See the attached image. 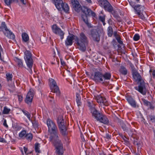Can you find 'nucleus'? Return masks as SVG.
Segmentation results:
<instances>
[{
	"label": "nucleus",
	"mask_w": 155,
	"mask_h": 155,
	"mask_svg": "<svg viewBox=\"0 0 155 155\" xmlns=\"http://www.w3.org/2000/svg\"><path fill=\"white\" fill-rule=\"evenodd\" d=\"M50 141L55 147L56 153L58 155H63L64 153L63 145L59 139L58 131H57L50 133Z\"/></svg>",
	"instance_id": "1"
},
{
	"label": "nucleus",
	"mask_w": 155,
	"mask_h": 155,
	"mask_svg": "<svg viewBox=\"0 0 155 155\" xmlns=\"http://www.w3.org/2000/svg\"><path fill=\"white\" fill-rule=\"evenodd\" d=\"M111 77V74L109 72L103 74L99 71H96L91 74V78L97 83H101L103 85H105L107 83L106 81L110 79Z\"/></svg>",
	"instance_id": "2"
},
{
	"label": "nucleus",
	"mask_w": 155,
	"mask_h": 155,
	"mask_svg": "<svg viewBox=\"0 0 155 155\" xmlns=\"http://www.w3.org/2000/svg\"><path fill=\"white\" fill-rule=\"evenodd\" d=\"M75 41L79 49L83 52L85 51L89 42L88 39L85 34L83 32H81L79 37H75Z\"/></svg>",
	"instance_id": "3"
},
{
	"label": "nucleus",
	"mask_w": 155,
	"mask_h": 155,
	"mask_svg": "<svg viewBox=\"0 0 155 155\" xmlns=\"http://www.w3.org/2000/svg\"><path fill=\"white\" fill-rule=\"evenodd\" d=\"M92 117L97 121L105 124H107L109 121L106 115L100 112L96 108L92 109L91 111Z\"/></svg>",
	"instance_id": "4"
},
{
	"label": "nucleus",
	"mask_w": 155,
	"mask_h": 155,
	"mask_svg": "<svg viewBox=\"0 0 155 155\" xmlns=\"http://www.w3.org/2000/svg\"><path fill=\"white\" fill-rule=\"evenodd\" d=\"M128 2L130 5L134 8L136 13L138 15L139 18L143 20H145V17L143 14L145 9L144 7L139 5H135L136 3L131 0L128 1Z\"/></svg>",
	"instance_id": "5"
},
{
	"label": "nucleus",
	"mask_w": 155,
	"mask_h": 155,
	"mask_svg": "<svg viewBox=\"0 0 155 155\" xmlns=\"http://www.w3.org/2000/svg\"><path fill=\"white\" fill-rule=\"evenodd\" d=\"M83 14L81 15V18L84 22L87 25H89L87 17L91 15L93 17L96 16V14L91 9L85 7H83L81 9Z\"/></svg>",
	"instance_id": "6"
},
{
	"label": "nucleus",
	"mask_w": 155,
	"mask_h": 155,
	"mask_svg": "<svg viewBox=\"0 0 155 155\" xmlns=\"http://www.w3.org/2000/svg\"><path fill=\"white\" fill-rule=\"evenodd\" d=\"M57 8L59 11L62 9L64 12L67 13L69 11V7L68 5L64 3L62 0H53Z\"/></svg>",
	"instance_id": "7"
},
{
	"label": "nucleus",
	"mask_w": 155,
	"mask_h": 155,
	"mask_svg": "<svg viewBox=\"0 0 155 155\" xmlns=\"http://www.w3.org/2000/svg\"><path fill=\"white\" fill-rule=\"evenodd\" d=\"M131 68L132 74L134 81L137 83H140L143 80L142 79L140 74L137 71L134 65L131 62L129 63Z\"/></svg>",
	"instance_id": "8"
},
{
	"label": "nucleus",
	"mask_w": 155,
	"mask_h": 155,
	"mask_svg": "<svg viewBox=\"0 0 155 155\" xmlns=\"http://www.w3.org/2000/svg\"><path fill=\"white\" fill-rule=\"evenodd\" d=\"M25 60L28 67L29 68V70L30 73H32V67L33 61L31 57V54L29 51L26 50L25 52Z\"/></svg>",
	"instance_id": "9"
},
{
	"label": "nucleus",
	"mask_w": 155,
	"mask_h": 155,
	"mask_svg": "<svg viewBox=\"0 0 155 155\" xmlns=\"http://www.w3.org/2000/svg\"><path fill=\"white\" fill-rule=\"evenodd\" d=\"M57 122L61 133L63 136L66 135L67 128L66 126L64 125V120L62 116L61 115L58 116Z\"/></svg>",
	"instance_id": "10"
},
{
	"label": "nucleus",
	"mask_w": 155,
	"mask_h": 155,
	"mask_svg": "<svg viewBox=\"0 0 155 155\" xmlns=\"http://www.w3.org/2000/svg\"><path fill=\"white\" fill-rule=\"evenodd\" d=\"M0 31H2L5 35L10 39L15 38L14 35L7 28L4 22H2L1 26H0Z\"/></svg>",
	"instance_id": "11"
},
{
	"label": "nucleus",
	"mask_w": 155,
	"mask_h": 155,
	"mask_svg": "<svg viewBox=\"0 0 155 155\" xmlns=\"http://www.w3.org/2000/svg\"><path fill=\"white\" fill-rule=\"evenodd\" d=\"M49 81V85L52 92L56 93L58 96H59L60 95V92L56 82L54 79L51 78H50Z\"/></svg>",
	"instance_id": "12"
},
{
	"label": "nucleus",
	"mask_w": 155,
	"mask_h": 155,
	"mask_svg": "<svg viewBox=\"0 0 155 155\" xmlns=\"http://www.w3.org/2000/svg\"><path fill=\"white\" fill-rule=\"evenodd\" d=\"M47 124L49 133L58 131L57 127L55 123L50 118L47 119Z\"/></svg>",
	"instance_id": "13"
},
{
	"label": "nucleus",
	"mask_w": 155,
	"mask_h": 155,
	"mask_svg": "<svg viewBox=\"0 0 155 155\" xmlns=\"http://www.w3.org/2000/svg\"><path fill=\"white\" fill-rule=\"evenodd\" d=\"M52 32L56 35L59 36L61 40L64 37V33L61 28L58 27L56 24L53 25L51 26Z\"/></svg>",
	"instance_id": "14"
},
{
	"label": "nucleus",
	"mask_w": 155,
	"mask_h": 155,
	"mask_svg": "<svg viewBox=\"0 0 155 155\" xmlns=\"http://www.w3.org/2000/svg\"><path fill=\"white\" fill-rule=\"evenodd\" d=\"M94 98L97 102L101 106L103 105L107 106L109 105V103L106 99L101 95L95 96Z\"/></svg>",
	"instance_id": "15"
},
{
	"label": "nucleus",
	"mask_w": 155,
	"mask_h": 155,
	"mask_svg": "<svg viewBox=\"0 0 155 155\" xmlns=\"http://www.w3.org/2000/svg\"><path fill=\"white\" fill-rule=\"evenodd\" d=\"M139 83V84L138 86L135 87V89L143 95H145L147 92V89L145 86V83L143 81Z\"/></svg>",
	"instance_id": "16"
},
{
	"label": "nucleus",
	"mask_w": 155,
	"mask_h": 155,
	"mask_svg": "<svg viewBox=\"0 0 155 155\" xmlns=\"http://www.w3.org/2000/svg\"><path fill=\"white\" fill-rule=\"evenodd\" d=\"M34 96V91L30 89L26 95L25 101V103L29 105H31L32 101Z\"/></svg>",
	"instance_id": "17"
},
{
	"label": "nucleus",
	"mask_w": 155,
	"mask_h": 155,
	"mask_svg": "<svg viewBox=\"0 0 155 155\" xmlns=\"http://www.w3.org/2000/svg\"><path fill=\"white\" fill-rule=\"evenodd\" d=\"M90 35L94 41L99 42L100 40V35L98 31L96 29H92L91 31Z\"/></svg>",
	"instance_id": "18"
},
{
	"label": "nucleus",
	"mask_w": 155,
	"mask_h": 155,
	"mask_svg": "<svg viewBox=\"0 0 155 155\" xmlns=\"http://www.w3.org/2000/svg\"><path fill=\"white\" fill-rule=\"evenodd\" d=\"M126 100L129 103V104L133 108H137L139 107L136 101L131 96H128L126 97Z\"/></svg>",
	"instance_id": "19"
},
{
	"label": "nucleus",
	"mask_w": 155,
	"mask_h": 155,
	"mask_svg": "<svg viewBox=\"0 0 155 155\" xmlns=\"http://www.w3.org/2000/svg\"><path fill=\"white\" fill-rule=\"evenodd\" d=\"M71 2L72 6L74 10L77 12L80 11L81 5L77 0H71Z\"/></svg>",
	"instance_id": "20"
},
{
	"label": "nucleus",
	"mask_w": 155,
	"mask_h": 155,
	"mask_svg": "<svg viewBox=\"0 0 155 155\" xmlns=\"http://www.w3.org/2000/svg\"><path fill=\"white\" fill-rule=\"evenodd\" d=\"M73 35L71 36H68L65 41V44L66 46L71 45L73 43V41L74 39Z\"/></svg>",
	"instance_id": "21"
},
{
	"label": "nucleus",
	"mask_w": 155,
	"mask_h": 155,
	"mask_svg": "<svg viewBox=\"0 0 155 155\" xmlns=\"http://www.w3.org/2000/svg\"><path fill=\"white\" fill-rule=\"evenodd\" d=\"M147 119L149 124H154L155 126V116L149 115L147 116Z\"/></svg>",
	"instance_id": "22"
},
{
	"label": "nucleus",
	"mask_w": 155,
	"mask_h": 155,
	"mask_svg": "<svg viewBox=\"0 0 155 155\" xmlns=\"http://www.w3.org/2000/svg\"><path fill=\"white\" fill-rule=\"evenodd\" d=\"M121 127L123 130L126 132H127L129 130H130V125L127 124H126L123 123H122L121 124Z\"/></svg>",
	"instance_id": "23"
},
{
	"label": "nucleus",
	"mask_w": 155,
	"mask_h": 155,
	"mask_svg": "<svg viewBox=\"0 0 155 155\" xmlns=\"http://www.w3.org/2000/svg\"><path fill=\"white\" fill-rule=\"evenodd\" d=\"M119 71L120 74L124 75H127V70L124 66H120Z\"/></svg>",
	"instance_id": "24"
},
{
	"label": "nucleus",
	"mask_w": 155,
	"mask_h": 155,
	"mask_svg": "<svg viewBox=\"0 0 155 155\" xmlns=\"http://www.w3.org/2000/svg\"><path fill=\"white\" fill-rule=\"evenodd\" d=\"M105 10L109 12H111L113 11V8L111 4L109 2L104 7Z\"/></svg>",
	"instance_id": "25"
},
{
	"label": "nucleus",
	"mask_w": 155,
	"mask_h": 155,
	"mask_svg": "<svg viewBox=\"0 0 155 155\" xmlns=\"http://www.w3.org/2000/svg\"><path fill=\"white\" fill-rule=\"evenodd\" d=\"M22 41L25 42H27L29 41V37L28 35L25 32H24L22 34Z\"/></svg>",
	"instance_id": "26"
},
{
	"label": "nucleus",
	"mask_w": 155,
	"mask_h": 155,
	"mask_svg": "<svg viewBox=\"0 0 155 155\" xmlns=\"http://www.w3.org/2000/svg\"><path fill=\"white\" fill-rule=\"evenodd\" d=\"M14 60L19 67L22 68L23 67V63L21 60L17 57H15L14 58Z\"/></svg>",
	"instance_id": "27"
},
{
	"label": "nucleus",
	"mask_w": 155,
	"mask_h": 155,
	"mask_svg": "<svg viewBox=\"0 0 155 155\" xmlns=\"http://www.w3.org/2000/svg\"><path fill=\"white\" fill-rule=\"evenodd\" d=\"M109 2L107 0H99L98 3L100 5L103 7L106 5Z\"/></svg>",
	"instance_id": "28"
},
{
	"label": "nucleus",
	"mask_w": 155,
	"mask_h": 155,
	"mask_svg": "<svg viewBox=\"0 0 155 155\" xmlns=\"http://www.w3.org/2000/svg\"><path fill=\"white\" fill-rule=\"evenodd\" d=\"M33 135L31 133H28L25 135L24 138L28 140L31 141L33 138Z\"/></svg>",
	"instance_id": "29"
},
{
	"label": "nucleus",
	"mask_w": 155,
	"mask_h": 155,
	"mask_svg": "<svg viewBox=\"0 0 155 155\" xmlns=\"http://www.w3.org/2000/svg\"><path fill=\"white\" fill-rule=\"evenodd\" d=\"M6 79L8 82L11 81H12L13 76L12 74L10 73H7L6 74Z\"/></svg>",
	"instance_id": "30"
},
{
	"label": "nucleus",
	"mask_w": 155,
	"mask_h": 155,
	"mask_svg": "<svg viewBox=\"0 0 155 155\" xmlns=\"http://www.w3.org/2000/svg\"><path fill=\"white\" fill-rule=\"evenodd\" d=\"M113 34V29L111 26H109L107 28V34L109 37H111Z\"/></svg>",
	"instance_id": "31"
},
{
	"label": "nucleus",
	"mask_w": 155,
	"mask_h": 155,
	"mask_svg": "<svg viewBox=\"0 0 155 155\" xmlns=\"http://www.w3.org/2000/svg\"><path fill=\"white\" fill-rule=\"evenodd\" d=\"M22 111L23 114L26 116L29 120H31V114L28 111L24 110H22Z\"/></svg>",
	"instance_id": "32"
},
{
	"label": "nucleus",
	"mask_w": 155,
	"mask_h": 155,
	"mask_svg": "<svg viewBox=\"0 0 155 155\" xmlns=\"http://www.w3.org/2000/svg\"><path fill=\"white\" fill-rule=\"evenodd\" d=\"M40 144L38 143L35 144V150L36 153H40L41 151L40 150Z\"/></svg>",
	"instance_id": "33"
},
{
	"label": "nucleus",
	"mask_w": 155,
	"mask_h": 155,
	"mask_svg": "<svg viewBox=\"0 0 155 155\" xmlns=\"http://www.w3.org/2000/svg\"><path fill=\"white\" fill-rule=\"evenodd\" d=\"M110 12L115 18L118 20L120 19V17L119 16L118 14L117 13L116 11L113 10V11Z\"/></svg>",
	"instance_id": "34"
},
{
	"label": "nucleus",
	"mask_w": 155,
	"mask_h": 155,
	"mask_svg": "<svg viewBox=\"0 0 155 155\" xmlns=\"http://www.w3.org/2000/svg\"><path fill=\"white\" fill-rule=\"evenodd\" d=\"M11 110L10 109L8 108L7 107L5 106L3 110L2 111V113L3 114H9Z\"/></svg>",
	"instance_id": "35"
},
{
	"label": "nucleus",
	"mask_w": 155,
	"mask_h": 155,
	"mask_svg": "<svg viewBox=\"0 0 155 155\" xmlns=\"http://www.w3.org/2000/svg\"><path fill=\"white\" fill-rule=\"evenodd\" d=\"M26 134V131L24 130L20 132L19 134V137L24 139Z\"/></svg>",
	"instance_id": "36"
},
{
	"label": "nucleus",
	"mask_w": 155,
	"mask_h": 155,
	"mask_svg": "<svg viewBox=\"0 0 155 155\" xmlns=\"http://www.w3.org/2000/svg\"><path fill=\"white\" fill-rule=\"evenodd\" d=\"M144 104L147 106L148 107V105L149 104L150 102L147 101L144 98H142L141 99Z\"/></svg>",
	"instance_id": "37"
},
{
	"label": "nucleus",
	"mask_w": 155,
	"mask_h": 155,
	"mask_svg": "<svg viewBox=\"0 0 155 155\" xmlns=\"http://www.w3.org/2000/svg\"><path fill=\"white\" fill-rule=\"evenodd\" d=\"M140 36L139 34H135L133 37V39L135 41H137L140 39Z\"/></svg>",
	"instance_id": "38"
},
{
	"label": "nucleus",
	"mask_w": 155,
	"mask_h": 155,
	"mask_svg": "<svg viewBox=\"0 0 155 155\" xmlns=\"http://www.w3.org/2000/svg\"><path fill=\"white\" fill-rule=\"evenodd\" d=\"M4 2L6 5L9 6L12 3V0H4Z\"/></svg>",
	"instance_id": "39"
},
{
	"label": "nucleus",
	"mask_w": 155,
	"mask_h": 155,
	"mask_svg": "<svg viewBox=\"0 0 155 155\" xmlns=\"http://www.w3.org/2000/svg\"><path fill=\"white\" fill-rule=\"evenodd\" d=\"M32 123L33 126L35 127H37L38 126V122L35 120H34L32 121Z\"/></svg>",
	"instance_id": "40"
},
{
	"label": "nucleus",
	"mask_w": 155,
	"mask_h": 155,
	"mask_svg": "<svg viewBox=\"0 0 155 155\" xmlns=\"http://www.w3.org/2000/svg\"><path fill=\"white\" fill-rule=\"evenodd\" d=\"M121 137L126 143H129V139L126 137L125 136H123L122 135Z\"/></svg>",
	"instance_id": "41"
},
{
	"label": "nucleus",
	"mask_w": 155,
	"mask_h": 155,
	"mask_svg": "<svg viewBox=\"0 0 155 155\" xmlns=\"http://www.w3.org/2000/svg\"><path fill=\"white\" fill-rule=\"evenodd\" d=\"M18 98V101L19 102H21L23 100V97L22 95H17Z\"/></svg>",
	"instance_id": "42"
},
{
	"label": "nucleus",
	"mask_w": 155,
	"mask_h": 155,
	"mask_svg": "<svg viewBox=\"0 0 155 155\" xmlns=\"http://www.w3.org/2000/svg\"><path fill=\"white\" fill-rule=\"evenodd\" d=\"M148 107L150 109L153 110L155 108V107L150 102L149 104L148 105Z\"/></svg>",
	"instance_id": "43"
},
{
	"label": "nucleus",
	"mask_w": 155,
	"mask_h": 155,
	"mask_svg": "<svg viewBox=\"0 0 155 155\" xmlns=\"http://www.w3.org/2000/svg\"><path fill=\"white\" fill-rule=\"evenodd\" d=\"M113 34L114 35L116 38V39L117 38H118L120 37V36L117 34V31H114V32Z\"/></svg>",
	"instance_id": "44"
},
{
	"label": "nucleus",
	"mask_w": 155,
	"mask_h": 155,
	"mask_svg": "<svg viewBox=\"0 0 155 155\" xmlns=\"http://www.w3.org/2000/svg\"><path fill=\"white\" fill-rule=\"evenodd\" d=\"M99 19L101 22H104V21H105V16H99Z\"/></svg>",
	"instance_id": "45"
},
{
	"label": "nucleus",
	"mask_w": 155,
	"mask_h": 155,
	"mask_svg": "<svg viewBox=\"0 0 155 155\" xmlns=\"http://www.w3.org/2000/svg\"><path fill=\"white\" fill-rule=\"evenodd\" d=\"M88 106L89 107H90L91 113V111L92 109L95 108L94 107H93L91 105V103L90 102H88Z\"/></svg>",
	"instance_id": "46"
},
{
	"label": "nucleus",
	"mask_w": 155,
	"mask_h": 155,
	"mask_svg": "<svg viewBox=\"0 0 155 155\" xmlns=\"http://www.w3.org/2000/svg\"><path fill=\"white\" fill-rule=\"evenodd\" d=\"M116 40H117L118 42L121 44V45H122L123 44V42L121 40V38H120H120H117Z\"/></svg>",
	"instance_id": "47"
},
{
	"label": "nucleus",
	"mask_w": 155,
	"mask_h": 155,
	"mask_svg": "<svg viewBox=\"0 0 155 155\" xmlns=\"http://www.w3.org/2000/svg\"><path fill=\"white\" fill-rule=\"evenodd\" d=\"M76 101L78 106H81V100L78 99V100H76Z\"/></svg>",
	"instance_id": "48"
},
{
	"label": "nucleus",
	"mask_w": 155,
	"mask_h": 155,
	"mask_svg": "<svg viewBox=\"0 0 155 155\" xmlns=\"http://www.w3.org/2000/svg\"><path fill=\"white\" fill-rule=\"evenodd\" d=\"M105 137L108 139H110L111 138V136L108 134H106Z\"/></svg>",
	"instance_id": "49"
},
{
	"label": "nucleus",
	"mask_w": 155,
	"mask_h": 155,
	"mask_svg": "<svg viewBox=\"0 0 155 155\" xmlns=\"http://www.w3.org/2000/svg\"><path fill=\"white\" fill-rule=\"evenodd\" d=\"M76 100H78V99L79 100H81V97L80 95L78 94V93H76Z\"/></svg>",
	"instance_id": "50"
},
{
	"label": "nucleus",
	"mask_w": 155,
	"mask_h": 155,
	"mask_svg": "<svg viewBox=\"0 0 155 155\" xmlns=\"http://www.w3.org/2000/svg\"><path fill=\"white\" fill-rule=\"evenodd\" d=\"M21 3L23 5H25L28 2V0H20Z\"/></svg>",
	"instance_id": "51"
},
{
	"label": "nucleus",
	"mask_w": 155,
	"mask_h": 155,
	"mask_svg": "<svg viewBox=\"0 0 155 155\" xmlns=\"http://www.w3.org/2000/svg\"><path fill=\"white\" fill-rule=\"evenodd\" d=\"M3 125L5 127H7V128H8V126L7 125V124L6 120L5 119L4 120V123H3Z\"/></svg>",
	"instance_id": "52"
},
{
	"label": "nucleus",
	"mask_w": 155,
	"mask_h": 155,
	"mask_svg": "<svg viewBox=\"0 0 155 155\" xmlns=\"http://www.w3.org/2000/svg\"><path fill=\"white\" fill-rule=\"evenodd\" d=\"M0 142L3 143H5L6 141L3 138L1 137L0 136Z\"/></svg>",
	"instance_id": "53"
},
{
	"label": "nucleus",
	"mask_w": 155,
	"mask_h": 155,
	"mask_svg": "<svg viewBox=\"0 0 155 155\" xmlns=\"http://www.w3.org/2000/svg\"><path fill=\"white\" fill-rule=\"evenodd\" d=\"M60 61L61 63V65L63 66H65L66 65L65 62L63 59H60Z\"/></svg>",
	"instance_id": "54"
},
{
	"label": "nucleus",
	"mask_w": 155,
	"mask_h": 155,
	"mask_svg": "<svg viewBox=\"0 0 155 155\" xmlns=\"http://www.w3.org/2000/svg\"><path fill=\"white\" fill-rule=\"evenodd\" d=\"M152 75L153 78H155V70L152 71Z\"/></svg>",
	"instance_id": "55"
},
{
	"label": "nucleus",
	"mask_w": 155,
	"mask_h": 155,
	"mask_svg": "<svg viewBox=\"0 0 155 155\" xmlns=\"http://www.w3.org/2000/svg\"><path fill=\"white\" fill-rule=\"evenodd\" d=\"M24 150L25 152V153L26 154L27 153V151L28 150V148L25 147H24Z\"/></svg>",
	"instance_id": "56"
},
{
	"label": "nucleus",
	"mask_w": 155,
	"mask_h": 155,
	"mask_svg": "<svg viewBox=\"0 0 155 155\" xmlns=\"http://www.w3.org/2000/svg\"><path fill=\"white\" fill-rule=\"evenodd\" d=\"M112 42L113 45H116V41L115 40H113L112 41Z\"/></svg>",
	"instance_id": "57"
},
{
	"label": "nucleus",
	"mask_w": 155,
	"mask_h": 155,
	"mask_svg": "<svg viewBox=\"0 0 155 155\" xmlns=\"http://www.w3.org/2000/svg\"><path fill=\"white\" fill-rule=\"evenodd\" d=\"M2 50L0 49V59H1L2 58L1 51H2Z\"/></svg>",
	"instance_id": "58"
},
{
	"label": "nucleus",
	"mask_w": 155,
	"mask_h": 155,
	"mask_svg": "<svg viewBox=\"0 0 155 155\" xmlns=\"http://www.w3.org/2000/svg\"><path fill=\"white\" fill-rule=\"evenodd\" d=\"M88 3H91V0H85Z\"/></svg>",
	"instance_id": "59"
},
{
	"label": "nucleus",
	"mask_w": 155,
	"mask_h": 155,
	"mask_svg": "<svg viewBox=\"0 0 155 155\" xmlns=\"http://www.w3.org/2000/svg\"><path fill=\"white\" fill-rule=\"evenodd\" d=\"M102 22L103 23V25H105L106 23L105 22V21H104V22Z\"/></svg>",
	"instance_id": "60"
},
{
	"label": "nucleus",
	"mask_w": 155,
	"mask_h": 155,
	"mask_svg": "<svg viewBox=\"0 0 155 155\" xmlns=\"http://www.w3.org/2000/svg\"><path fill=\"white\" fill-rule=\"evenodd\" d=\"M91 139L92 140V141H94L95 140L94 138H91Z\"/></svg>",
	"instance_id": "61"
},
{
	"label": "nucleus",
	"mask_w": 155,
	"mask_h": 155,
	"mask_svg": "<svg viewBox=\"0 0 155 155\" xmlns=\"http://www.w3.org/2000/svg\"><path fill=\"white\" fill-rule=\"evenodd\" d=\"M18 0H12V2H17Z\"/></svg>",
	"instance_id": "62"
},
{
	"label": "nucleus",
	"mask_w": 155,
	"mask_h": 155,
	"mask_svg": "<svg viewBox=\"0 0 155 155\" xmlns=\"http://www.w3.org/2000/svg\"><path fill=\"white\" fill-rule=\"evenodd\" d=\"M2 87V86L1 84L0 83V90H1V89Z\"/></svg>",
	"instance_id": "63"
},
{
	"label": "nucleus",
	"mask_w": 155,
	"mask_h": 155,
	"mask_svg": "<svg viewBox=\"0 0 155 155\" xmlns=\"http://www.w3.org/2000/svg\"><path fill=\"white\" fill-rule=\"evenodd\" d=\"M0 49L1 50H3L2 48V47L1 45H0Z\"/></svg>",
	"instance_id": "64"
}]
</instances>
